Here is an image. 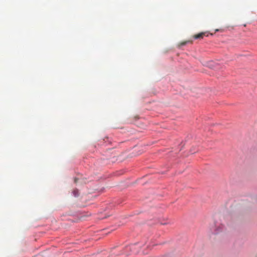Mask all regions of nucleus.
<instances>
[{
	"mask_svg": "<svg viewBox=\"0 0 257 257\" xmlns=\"http://www.w3.org/2000/svg\"><path fill=\"white\" fill-rule=\"evenodd\" d=\"M206 34H207L206 32H201V33H199L198 34L194 35L193 37L195 39H203V38L204 36H208V35H207Z\"/></svg>",
	"mask_w": 257,
	"mask_h": 257,
	"instance_id": "1",
	"label": "nucleus"
},
{
	"mask_svg": "<svg viewBox=\"0 0 257 257\" xmlns=\"http://www.w3.org/2000/svg\"><path fill=\"white\" fill-rule=\"evenodd\" d=\"M188 43H192V41H184L183 42H181L180 44V46H184L185 45H186V44Z\"/></svg>",
	"mask_w": 257,
	"mask_h": 257,
	"instance_id": "2",
	"label": "nucleus"
},
{
	"mask_svg": "<svg viewBox=\"0 0 257 257\" xmlns=\"http://www.w3.org/2000/svg\"><path fill=\"white\" fill-rule=\"evenodd\" d=\"M73 194L75 196H77L78 195V191L77 190H74L73 191Z\"/></svg>",
	"mask_w": 257,
	"mask_h": 257,
	"instance_id": "3",
	"label": "nucleus"
},
{
	"mask_svg": "<svg viewBox=\"0 0 257 257\" xmlns=\"http://www.w3.org/2000/svg\"><path fill=\"white\" fill-rule=\"evenodd\" d=\"M134 247H135V246H134V245H133V246H132V248H134Z\"/></svg>",
	"mask_w": 257,
	"mask_h": 257,
	"instance_id": "4",
	"label": "nucleus"
},
{
	"mask_svg": "<svg viewBox=\"0 0 257 257\" xmlns=\"http://www.w3.org/2000/svg\"><path fill=\"white\" fill-rule=\"evenodd\" d=\"M77 179H75V182H76Z\"/></svg>",
	"mask_w": 257,
	"mask_h": 257,
	"instance_id": "5",
	"label": "nucleus"
}]
</instances>
